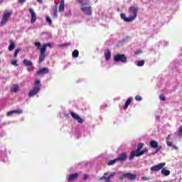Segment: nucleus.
<instances>
[{
	"label": "nucleus",
	"instance_id": "12",
	"mask_svg": "<svg viewBox=\"0 0 182 182\" xmlns=\"http://www.w3.org/2000/svg\"><path fill=\"white\" fill-rule=\"evenodd\" d=\"M45 53H46V51H45V48H41V54L39 55V63H42L43 61L45 60Z\"/></svg>",
	"mask_w": 182,
	"mask_h": 182
},
{
	"label": "nucleus",
	"instance_id": "10",
	"mask_svg": "<svg viewBox=\"0 0 182 182\" xmlns=\"http://www.w3.org/2000/svg\"><path fill=\"white\" fill-rule=\"evenodd\" d=\"M23 63L26 67L30 66V68H28V72H30V70H32V69H33V63H32V61L25 59Z\"/></svg>",
	"mask_w": 182,
	"mask_h": 182
},
{
	"label": "nucleus",
	"instance_id": "1",
	"mask_svg": "<svg viewBox=\"0 0 182 182\" xmlns=\"http://www.w3.org/2000/svg\"><path fill=\"white\" fill-rule=\"evenodd\" d=\"M41 80H37L34 82V87L32 90L28 93V97H33V96H36L39 92H41Z\"/></svg>",
	"mask_w": 182,
	"mask_h": 182
},
{
	"label": "nucleus",
	"instance_id": "46",
	"mask_svg": "<svg viewBox=\"0 0 182 182\" xmlns=\"http://www.w3.org/2000/svg\"><path fill=\"white\" fill-rule=\"evenodd\" d=\"M37 2H38V4H42L43 0H37Z\"/></svg>",
	"mask_w": 182,
	"mask_h": 182
},
{
	"label": "nucleus",
	"instance_id": "19",
	"mask_svg": "<svg viewBox=\"0 0 182 182\" xmlns=\"http://www.w3.org/2000/svg\"><path fill=\"white\" fill-rule=\"evenodd\" d=\"M58 11H59V12L65 11V0H60Z\"/></svg>",
	"mask_w": 182,
	"mask_h": 182
},
{
	"label": "nucleus",
	"instance_id": "44",
	"mask_svg": "<svg viewBox=\"0 0 182 182\" xmlns=\"http://www.w3.org/2000/svg\"><path fill=\"white\" fill-rule=\"evenodd\" d=\"M68 45H70V44L65 43V44L61 45V46H68Z\"/></svg>",
	"mask_w": 182,
	"mask_h": 182
},
{
	"label": "nucleus",
	"instance_id": "4",
	"mask_svg": "<svg viewBox=\"0 0 182 182\" xmlns=\"http://www.w3.org/2000/svg\"><path fill=\"white\" fill-rule=\"evenodd\" d=\"M149 151V149H145L142 151H139V149H136L135 151H133L131 152L129 160H133L134 157H140V156H143V154H145V153H147Z\"/></svg>",
	"mask_w": 182,
	"mask_h": 182
},
{
	"label": "nucleus",
	"instance_id": "27",
	"mask_svg": "<svg viewBox=\"0 0 182 182\" xmlns=\"http://www.w3.org/2000/svg\"><path fill=\"white\" fill-rule=\"evenodd\" d=\"M135 65L139 67L144 66V60L136 61Z\"/></svg>",
	"mask_w": 182,
	"mask_h": 182
},
{
	"label": "nucleus",
	"instance_id": "42",
	"mask_svg": "<svg viewBox=\"0 0 182 182\" xmlns=\"http://www.w3.org/2000/svg\"><path fill=\"white\" fill-rule=\"evenodd\" d=\"M141 180H143V181H146L149 180V178H147L143 176V177L141 178Z\"/></svg>",
	"mask_w": 182,
	"mask_h": 182
},
{
	"label": "nucleus",
	"instance_id": "16",
	"mask_svg": "<svg viewBox=\"0 0 182 182\" xmlns=\"http://www.w3.org/2000/svg\"><path fill=\"white\" fill-rule=\"evenodd\" d=\"M104 55H105V60L107 61L110 60V58H112V52H110V50H105Z\"/></svg>",
	"mask_w": 182,
	"mask_h": 182
},
{
	"label": "nucleus",
	"instance_id": "33",
	"mask_svg": "<svg viewBox=\"0 0 182 182\" xmlns=\"http://www.w3.org/2000/svg\"><path fill=\"white\" fill-rule=\"evenodd\" d=\"M116 161H117V160H116V159L109 161L108 162V166H113V164H114V163H116Z\"/></svg>",
	"mask_w": 182,
	"mask_h": 182
},
{
	"label": "nucleus",
	"instance_id": "37",
	"mask_svg": "<svg viewBox=\"0 0 182 182\" xmlns=\"http://www.w3.org/2000/svg\"><path fill=\"white\" fill-rule=\"evenodd\" d=\"M21 49L19 48H17L16 50H15V53H14V58H16V56H18V53H19Z\"/></svg>",
	"mask_w": 182,
	"mask_h": 182
},
{
	"label": "nucleus",
	"instance_id": "23",
	"mask_svg": "<svg viewBox=\"0 0 182 182\" xmlns=\"http://www.w3.org/2000/svg\"><path fill=\"white\" fill-rule=\"evenodd\" d=\"M9 50L12 51L15 49V42L13 40L9 41Z\"/></svg>",
	"mask_w": 182,
	"mask_h": 182
},
{
	"label": "nucleus",
	"instance_id": "3",
	"mask_svg": "<svg viewBox=\"0 0 182 182\" xmlns=\"http://www.w3.org/2000/svg\"><path fill=\"white\" fill-rule=\"evenodd\" d=\"M137 12H139V8L134 6L129 7L128 13L131 21L133 22L134 19L137 18Z\"/></svg>",
	"mask_w": 182,
	"mask_h": 182
},
{
	"label": "nucleus",
	"instance_id": "2",
	"mask_svg": "<svg viewBox=\"0 0 182 182\" xmlns=\"http://www.w3.org/2000/svg\"><path fill=\"white\" fill-rule=\"evenodd\" d=\"M90 2L88 1H82V4H81V11L85 15H92V6L89 5Z\"/></svg>",
	"mask_w": 182,
	"mask_h": 182
},
{
	"label": "nucleus",
	"instance_id": "39",
	"mask_svg": "<svg viewBox=\"0 0 182 182\" xmlns=\"http://www.w3.org/2000/svg\"><path fill=\"white\" fill-rule=\"evenodd\" d=\"M77 1H78L79 4H80L81 5H82L84 1H89V0H77Z\"/></svg>",
	"mask_w": 182,
	"mask_h": 182
},
{
	"label": "nucleus",
	"instance_id": "24",
	"mask_svg": "<svg viewBox=\"0 0 182 182\" xmlns=\"http://www.w3.org/2000/svg\"><path fill=\"white\" fill-rule=\"evenodd\" d=\"M133 100L132 97H129L127 99V100L125 102V105L124 107V109L126 110V109H127V107H129V105H130V103H132V101Z\"/></svg>",
	"mask_w": 182,
	"mask_h": 182
},
{
	"label": "nucleus",
	"instance_id": "21",
	"mask_svg": "<svg viewBox=\"0 0 182 182\" xmlns=\"http://www.w3.org/2000/svg\"><path fill=\"white\" fill-rule=\"evenodd\" d=\"M120 18H121V19H122V21H124V22H132L130 17L127 18L126 16V14H124L123 13L121 14Z\"/></svg>",
	"mask_w": 182,
	"mask_h": 182
},
{
	"label": "nucleus",
	"instance_id": "28",
	"mask_svg": "<svg viewBox=\"0 0 182 182\" xmlns=\"http://www.w3.org/2000/svg\"><path fill=\"white\" fill-rule=\"evenodd\" d=\"M52 45L50 43H45L41 49H45V51L46 52V48H51Z\"/></svg>",
	"mask_w": 182,
	"mask_h": 182
},
{
	"label": "nucleus",
	"instance_id": "11",
	"mask_svg": "<svg viewBox=\"0 0 182 182\" xmlns=\"http://www.w3.org/2000/svg\"><path fill=\"white\" fill-rule=\"evenodd\" d=\"M116 160L117 161H126V160H127V154L124 152L119 154Z\"/></svg>",
	"mask_w": 182,
	"mask_h": 182
},
{
	"label": "nucleus",
	"instance_id": "36",
	"mask_svg": "<svg viewBox=\"0 0 182 182\" xmlns=\"http://www.w3.org/2000/svg\"><path fill=\"white\" fill-rule=\"evenodd\" d=\"M11 65H13L14 66H18V60H11Z\"/></svg>",
	"mask_w": 182,
	"mask_h": 182
},
{
	"label": "nucleus",
	"instance_id": "15",
	"mask_svg": "<svg viewBox=\"0 0 182 182\" xmlns=\"http://www.w3.org/2000/svg\"><path fill=\"white\" fill-rule=\"evenodd\" d=\"M47 73H49V69L48 68H43L37 71V75H46Z\"/></svg>",
	"mask_w": 182,
	"mask_h": 182
},
{
	"label": "nucleus",
	"instance_id": "6",
	"mask_svg": "<svg viewBox=\"0 0 182 182\" xmlns=\"http://www.w3.org/2000/svg\"><path fill=\"white\" fill-rule=\"evenodd\" d=\"M109 173H104V176L100 178L99 181L105 180V182H110L111 178H113L114 176H116V172L112 173L109 176L106 177Z\"/></svg>",
	"mask_w": 182,
	"mask_h": 182
},
{
	"label": "nucleus",
	"instance_id": "34",
	"mask_svg": "<svg viewBox=\"0 0 182 182\" xmlns=\"http://www.w3.org/2000/svg\"><path fill=\"white\" fill-rule=\"evenodd\" d=\"M142 100H143V99H142L141 97L139 96V95H136V96L135 97V100H136V102H141Z\"/></svg>",
	"mask_w": 182,
	"mask_h": 182
},
{
	"label": "nucleus",
	"instance_id": "32",
	"mask_svg": "<svg viewBox=\"0 0 182 182\" xmlns=\"http://www.w3.org/2000/svg\"><path fill=\"white\" fill-rule=\"evenodd\" d=\"M144 146V144H143V143L139 144L136 150L141 151V149H143Z\"/></svg>",
	"mask_w": 182,
	"mask_h": 182
},
{
	"label": "nucleus",
	"instance_id": "20",
	"mask_svg": "<svg viewBox=\"0 0 182 182\" xmlns=\"http://www.w3.org/2000/svg\"><path fill=\"white\" fill-rule=\"evenodd\" d=\"M166 144L168 147H171L172 150H178V147L176 146V145L173 144L171 141H166Z\"/></svg>",
	"mask_w": 182,
	"mask_h": 182
},
{
	"label": "nucleus",
	"instance_id": "25",
	"mask_svg": "<svg viewBox=\"0 0 182 182\" xmlns=\"http://www.w3.org/2000/svg\"><path fill=\"white\" fill-rule=\"evenodd\" d=\"M19 90V86L17 85H13L11 89V92H13L14 93H16Z\"/></svg>",
	"mask_w": 182,
	"mask_h": 182
},
{
	"label": "nucleus",
	"instance_id": "7",
	"mask_svg": "<svg viewBox=\"0 0 182 182\" xmlns=\"http://www.w3.org/2000/svg\"><path fill=\"white\" fill-rule=\"evenodd\" d=\"M166 166V163H161L159 164L156 166H154L150 168L151 171H160V170H161V168H163V167H164Z\"/></svg>",
	"mask_w": 182,
	"mask_h": 182
},
{
	"label": "nucleus",
	"instance_id": "26",
	"mask_svg": "<svg viewBox=\"0 0 182 182\" xmlns=\"http://www.w3.org/2000/svg\"><path fill=\"white\" fill-rule=\"evenodd\" d=\"M161 174H163L164 176H170V171L167 170V169H162L161 171Z\"/></svg>",
	"mask_w": 182,
	"mask_h": 182
},
{
	"label": "nucleus",
	"instance_id": "31",
	"mask_svg": "<svg viewBox=\"0 0 182 182\" xmlns=\"http://www.w3.org/2000/svg\"><path fill=\"white\" fill-rule=\"evenodd\" d=\"M178 135L179 137H182V126L179 127L178 129Z\"/></svg>",
	"mask_w": 182,
	"mask_h": 182
},
{
	"label": "nucleus",
	"instance_id": "22",
	"mask_svg": "<svg viewBox=\"0 0 182 182\" xmlns=\"http://www.w3.org/2000/svg\"><path fill=\"white\" fill-rule=\"evenodd\" d=\"M149 146L152 149H159V143H157V141H151L149 143Z\"/></svg>",
	"mask_w": 182,
	"mask_h": 182
},
{
	"label": "nucleus",
	"instance_id": "30",
	"mask_svg": "<svg viewBox=\"0 0 182 182\" xmlns=\"http://www.w3.org/2000/svg\"><path fill=\"white\" fill-rule=\"evenodd\" d=\"M35 46H36L37 49H42V44L39 42L35 43Z\"/></svg>",
	"mask_w": 182,
	"mask_h": 182
},
{
	"label": "nucleus",
	"instance_id": "18",
	"mask_svg": "<svg viewBox=\"0 0 182 182\" xmlns=\"http://www.w3.org/2000/svg\"><path fill=\"white\" fill-rule=\"evenodd\" d=\"M79 177V173H73L68 176V180L69 181H73L74 180H76Z\"/></svg>",
	"mask_w": 182,
	"mask_h": 182
},
{
	"label": "nucleus",
	"instance_id": "45",
	"mask_svg": "<svg viewBox=\"0 0 182 182\" xmlns=\"http://www.w3.org/2000/svg\"><path fill=\"white\" fill-rule=\"evenodd\" d=\"M85 180H87V175H84V178Z\"/></svg>",
	"mask_w": 182,
	"mask_h": 182
},
{
	"label": "nucleus",
	"instance_id": "47",
	"mask_svg": "<svg viewBox=\"0 0 182 182\" xmlns=\"http://www.w3.org/2000/svg\"><path fill=\"white\" fill-rule=\"evenodd\" d=\"M123 178H126V177H123V176H122V177L119 178V180H123Z\"/></svg>",
	"mask_w": 182,
	"mask_h": 182
},
{
	"label": "nucleus",
	"instance_id": "35",
	"mask_svg": "<svg viewBox=\"0 0 182 182\" xmlns=\"http://www.w3.org/2000/svg\"><path fill=\"white\" fill-rule=\"evenodd\" d=\"M46 22H48L50 25H52V19H50V17L46 16Z\"/></svg>",
	"mask_w": 182,
	"mask_h": 182
},
{
	"label": "nucleus",
	"instance_id": "43",
	"mask_svg": "<svg viewBox=\"0 0 182 182\" xmlns=\"http://www.w3.org/2000/svg\"><path fill=\"white\" fill-rule=\"evenodd\" d=\"M26 0H18L19 4H23Z\"/></svg>",
	"mask_w": 182,
	"mask_h": 182
},
{
	"label": "nucleus",
	"instance_id": "40",
	"mask_svg": "<svg viewBox=\"0 0 182 182\" xmlns=\"http://www.w3.org/2000/svg\"><path fill=\"white\" fill-rule=\"evenodd\" d=\"M53 16L54 18H58V11H54Z\"/></svg>",
	"mask_w": 182,
	"mask_h": 182
},
{
	"label": "nucleus",
	"instance_id": "41",
	"mask_svg": "<svg viewBox=\"0 0 182 182\" xmlns=\"http://www.w3.org/2000/svg\"><path fill=\"white\" fill-rule=\"evenodd\" d=\"M53 11L54 12H58V6H54Z\"/></svg>",
	"mask_w": 182,
	"mask_h": 182
},
{
	"label": "nucleus",
	"instance_id": "8",
	"mask_svg": "<svg viewBox=\"0 0 182 182\" xmlns=\"http://www.w3.org/2000/svg\"><path fill=\"white\" fill-rule=\"evenodd\" d=\"M11 14L9 12L4 14L1 21V25H5L8 22V19L11 18Z\"/></svg>",
	"mask_w": 182,
	"mask_h": 182
},
{
	"label": "nucleus",
	"instance_id": "17",
	"mask_svg": "<svg viewBox=\"0 0 182 182\" xmlns=\"http://www.w3.org/2000/svg\"><path fill=\"white\" fill-rule=\"evenodd\" d=\"M22 113H23L22 109L13 110V111H9L7 113V116H12V114H21Z\"/></svg>",
	"mask_w": 182,
	"mask_h": 182
},
{
	"label": "nucleus",
	"instance_id": "29",
	"mask_svg": "<svg viewBox=\"0 0 182 182\" xmlns=\"http://www.w3.org/2000/svg\"><path fill=\"white\" fill-rule=\"evenodd\" d=\"M78 56H79V50H75L73 52V58H78Z\"/></svg>",
	"mask_w": 182,
	"mask_h": 182
},
{
	"label": "nucleus",
	"instance_id": "38",
	"mask_svg": "<svg viewBox=\"0 0 182 182\" xmlns=\"http://www.w3.org/2000/svg\"><path fill=\"white\" fill-rule=\"evenodd\" d=\"M159 99L160 100H161L162 102H164L166 100V97H164V95H160L159 96Z\"/></svg>",
	"mask_w": 182,
	"mask_h": 182
},
{
	"label": "nucleus",
	"instance_id": "5",
	"mask_svg": "<svg viewBox=\"0 0 182 182\" xmlns=\"http://www.w3.org/2000/svg\"><path fill=\"white\" fill-rule=\"evenodd\" d=\"M114 62H121V63H127V57L124 54H116L114 56Z\"/></svg>",
	"mask_w": 182,
	"mask_h": 182
},
{
	"label": "nucleus",
	"instance_id": "9",
	"mask_svg": "<svg viewBox=\"0 0 182 182\" xmlns=\"http://www.w3.org/2000/svg\"><path fill=\"white\" fill-rule=\"evenodd\" d=\"M29 12L31 15V23H35L37 19L36 13H35L33 9H29Z\"/></svg>",
	"mask_w": 182,
	"mask_h": 182
},
{
	"label": "nucleus",
	"instance_id": "13",
	"mask_svg": "<svg viewBox=\"0 0 182 182\" xmlns=\"http://www.w3.org/2000/svg\"><path fill=\"white\" fill-rule=\"evenodd\" d=\"M123 177H125V178H128V180L133 181L136 178V174H133L132 173H126L123 174Z\"/></svg>",
	"mask_w": 182,
	"mask_h": 182
},
{
	"label": "nucleus",
	"instance_id": "14",
	"mask_svg": "<svg viewBox=\"0 0 182 182\" xmlns=\"http://www.w3.org/2000/svg\"><path fill=\"white\" fill-rule=\"evenodd\" d=\"M70 114H71L73 119H75V120H77L78 122V123H83V119L82 118H80V117H79L77 115V114H76L73 112H71Z\"/></svg>",
	"mask_w": 182,
	"mask_h": 182
},
{
	"label": "nucleus",
	"instance_id": "49",
	"mask_svg": "<svg viewBox=\"0 0 182 182\" xmlns=\"http://www.w3.org/2000/svg\"><path fill=\"white\" fill-rule=\"evenodd\" d=\"M161 149V146L159 147V149Z\"/></svg>",
	"mask_w": 182,
	"mask_h": 182
},
{
	"label": "nucleus",
	"instance_id": "48",
	"mask_svg": "<svg viewBox=\"0 0 182 182\" xmlns=\"http://www.w3.org/2000/svg\"><path fill=\"white\" fill-rule=\"evenodd\" d=\"M171 135H168V136L166 137V139H170Z\"/></svg>",
	"mask_w": 182,
	"mask_h": 182
}]
</instances>
